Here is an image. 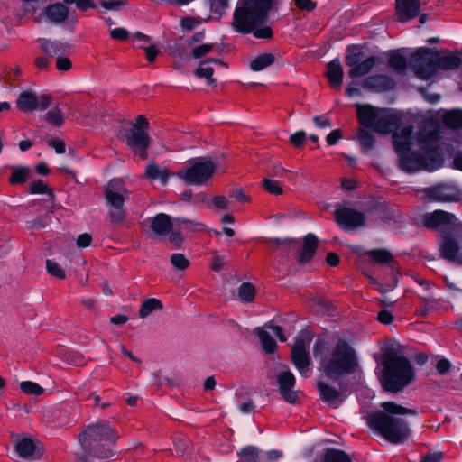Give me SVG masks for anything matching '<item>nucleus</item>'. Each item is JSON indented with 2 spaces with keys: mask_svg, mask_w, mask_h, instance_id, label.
<instances>
[{
  "mask_svg": "<svg viewBox=\"0 0 462 462\" xmlns=\"http://www.w3.org/2000/svg\"><path fill=\"white\" fill-rule=\"evenodd\" d=\"M395 82L386 75H374L366 78L363 83L365 88L383 92L394 88Z\"/></svg>",
  "mask_w": 462,
  "mask_h": 462,
  "instance_id": "b1692460",
  "label": "nucleus"
},
{
  "mask_svg": "<svg viewBox=\"0 0 462 462\" xmlns=\"http://www.w3.org/2000/svg\"><path fill=\"white\" fill-rule=\"evenodd\" d=\"M457 220V218L454 213L443 209H435L432 212H427L415 217L413 224L417 227H425L431 231H439V234H442V232L451 231L450 227L454 226ZM452 230L462 232V224H459L457 228H452Z\"/></svg>",
  "mask_w": 462,
  "mask_h": 462,
  "instance_id": "9b49d317",
  "label": "nucleus"
},
{
  "mask_svg": "<svg viewBox=\"0 0 462 462\" xmlns=\"http://www.w3.org/2000/svg\"><path fill=\"white\" fill-rule=\"evenodd\" d=\"M45 119L49 124L54 126H60L64 122L62 112L59 107L49 110L45 114Z\"/></svg>",
  "mask_w": 462,
  "mask_h": 462,
  "instance_id": "c03bdc74",
  "label": "nucleus"
},
{
  "mask_svg": "<svg viewBox=\"0 0 462 462\" xmlns=\"http://www.w3.org/2000/svg\"><path fill=\"white\" fill-rule=\"evenodd\" d=\"M68 17L69 10L60 3L50 5L44 9V19L51 23L60 24L65 22Z\"/></svg>",
  "mask_w": 462,
  "mask_h": 462,
  "instance_id": "bb28decb",
  "label": "nucleus"
},
{
  "mask_svg": "<svg viewBox=\"0 0 462 462\" xmlns=\"http://www.w3.org/2000/svg\"><path fill=\"white\" fill-rule=\"evenodd\" d=\"M356 108L357 120L362 126L357 136L362 150L368 152L375 144L374 136L368 128L381 134H393V146L398 155V166L404 171V127L402 114L393 109L366 104H357Z\"/></svg>",
  "mask_w": 462,
  "mask_h": 462,
  "instance_id": "f257e3e1",
  "label": "nucleus"
},
{
  "mask_svg": "<svg viewBox=\"0 0 462 462\" xmlns=\"http://www.w3.org/2000/svg\"><path fill=\"white\" fill-rule=\"evenodd\" d=\"M215 47L214 43H205L192 49L191 55L195 59L202 58L210 53Z\"/></svg>",
  "mask_w": 462,
  "mask_h": 462,
  "instance_id": "8fccbe9b",
  "label": "nucleus"
},
{
  "mask_svg": "<svg viewBox=\"0 0 462 462\" xmlns=\"http://www.w3.org/2000/svg\"><path fill=\"white\" fill-rule=\"evenodd\" d=\"M175 225L177 229H181L188 232H198L205 229V225L197 221L187 218H176Z\"/></svg>",
  "mask_w": 462,
  "mask_h": 462,
  "instance_id": "e433bc0d",
  "label": "nucleus"
},
{
  "mask_svg": "<svg viewBox=\"0 0 462 462\" xmlns=\"http://www.w3.org/2000/svg\"><path fill=\"white\" fill-rule=\"evenodd\" d=\"M46 0H26L22 4L18 15L41 23L44 19Z\"/></svg>",
  "mask_w": 462,
  "mask_h": 462,
  "instance_id": "412c9836",
  "label": "nucleus"
},
{
  "mask_svg": "<svg viewBox=\"0 0 462 462\" xmlns=\"http://www.w3.org/2000/svg\"><path fill=\"white\" fill-rule=\"evenodd\" d=\"M323 462H352L348 455L344 451L328 448L325 451Z\"/></svg>",
  "mask_w": 462,
  "mask_h": 462,
  "instance_id": "a19ab883",
  "label": "nucleus"
},
{
  "mask_svg": "<svg viewBox=\"0 0 462 462\" xmlns=\"http://www.w3.org/2000/svg\"><path fill=\"white\" fill-rule=\"evenodd\" d=\"M343 138V134L341 130L335 129L331 131L326 137V141L328 145L332 146L335 145L339 140Z\"/></svg>",
  "mask_w": 462,
  "mask_h": 462,
  "instance_id": "052dcab7",
  "label": "nucleus"
},
{
  "mask_svg": "<svg viewBox=\"0 0 462 462\" xmlns=\"http://www.w3.org/2000/svg\"><path fill=\"white\" fill-rule=\"evenodd\" d=\"M388 66L394 70L404 69V51L402 49L390 51L388 54Z\"/></svg>",
  "mask_w": 462,
  "mask_h": 462,
  "instance_id": "58836bf2",
  "label": "nucleus"
},
{
  "mask_svg": "<svg viewBox=\"0 0 462 462\" xmlns=\"http://www.w3.org/2000/svg\"><path fill=\"white\" fill-rule=\"evenodd\" d=\"M313 355L319 360V369L332 379L352 373L357 365L353 348L345 341H339L330 347L322 341H317Z\"/></svg>",
  "mask_w": 462,
  "mask_h": 462,
  "instance_id": "7ed1b4c3",
  "label": "nucleus"
},
{
  "mask_svg": "<svg viewBox=\"0 0 462 462\" xmlns=\"http://www.w3.org/2000/svg\"><path fill=\"white\" fill-rule=\"evenodd\" d=\"M278 384L282 396L290 403H295L298 399L297 391L295 387V377L290 371H284L278 375Z\"/></svg>",
  "mask_w": 462,
  "mask_h": 462,
  "instance_id": "aec40b11",
  "label": "nucleus"
},
{
  "mask_svg": "<svg viewBox=\"0 0 462 462\" xmlns=\"http://www.w3.org/2000/svg\"><path fill=\"white\" fill-rule=\"evenodd\" d=\"M212 207L218 209H227L229 207V199L224 196H215L208 204V208H211Z\"/></svg>",
  "mask_w": 462,
  "mask_h": 462,
  "instance_id": "603ef678",
  "label": "nucleus"
},
{
  "mask_svg": "<svg viewBox=\"0 0 462 462\" xmlns=\"http://www.w3.org/2000/svg\"><path fill=\"white\" fill-rule=\"evenodd\" d=\"M306 134L303 131H298L290 136L291 143L296 146H300L305 141Z\"/></svg>",
  "mask_w": 462,
  "mask_h": 462,
  "instance_id": "69168bd1",
  "label": "nucleus"
},
{
  "mask_svg": "<svg viewBox=\"0 0 462 462\" xmlns=\"http://www.w3.org/2000/svg\"><path fill=\"white\" fill-rule=\"evenodd\" d=\"M20 388L23 393L36 396L42 394L44 392L42 386L31 381L22 382L20 383Z\"/></svg>",
  "mask_w": 462,
  "mask_h": 462,
  "instance_id": "de8ad7c7",
  "label": "nucleus"
},
{
  "mask_svg": "<svg viewBox=\"0 0 462 462\" xmlns=\"http://www.w3.org/2000/svg\"><path fill=\"white\" fill-rule=\"evenodd\" d=\"M413 127L406 125V172L416 171H435L441 168L444 157L441 148L419 147L416 152H411L409 138Z\"/></svg>",
  "mask_w": 462,
  "mask_h": 462,
  "instance_id": "0eeeda50",
  "label": "nucleus"
},
{
  "mask_svg": "<svg viewBox=\"0 0 462 462\" xmlns=\"http://www.w3.org/2000/svg\"><path fill=\"white\" fill-rule=\"evenodd\" d=\"M148 125V121L143 116H138L135 123L125 134L127 145L143 160L148 157L147 149L151 142L146 132Z\"/></svg>",
  "mask_w": 462,
  "mask_h": 462,
  "instance_id": "f8f14e48",
  "label": "nucleus"
},
{
  "mask_svg": "<svg viewBox=\"0 0 462 462\" xmlns=\"http://www.w3.org/2000/svg\"><path fill=\"white\" fill-rule=\"evenodd\" d=\"M317 389L320 399L334 409L337 408L346 399L340 391L324 382H318Z\"/></svg>",
  "mask_w": 462,
  "mask_h": 462,
  "instance_id": "5701e85b",
  "label": "nucleus"
},
{
  "mask_svg": "<svg viewBox=\"0 0 462 462\" xmlns=\"http://www.w3.org/2000/svg\"><path fill=\"white\" fill-rule=\"evenodd\" d=\"M15 451L23 458L36 459L41 456L40 448L30 438H22L15 443Z\"/></svg>",
  "mask_w": 462,
  "mask_h": 462,
  "instance_id": "393cba45",
  "label": "nucleus"
},
{
  "mask_svg": "<svg viewBox=\"0 0 462 462\" xmlns=\"http://www.w3.org/2000/svg\"><path fill=\"white\" fill-rule=\"evenodd\" d=\"M367 256L378 264L389 263L392 259V254L385 249H375L367 252Z\"/></svg>",
  "mask_w": 462,
  "mask_h": 462,
  "instance_id": "ea45409f",
  "label": "nucleus"
},
{
  "mask_svg": "<svg viewBox=\"0 0 462 462\" xmlns=\"http://www.w3.org/2000/svg\"><path fill=\"white\" fill-rule=\"evenodd\" d=\"M416 377L415 370L411 360L406 356V386L411 384Z\"/></svg>",
  "mask_w": 462,
  "mask_h": 462,
  "instance_id": "e2e57ef3",
  "label": "nucleus"
},
{
  "mask_svg": "<svg viewBox=\"0 0 462 462\" xmlns=\"http://www.w3.org/2000/svg\"><path fill=\"white\" fill-rule=\"evenodd\" d=\"M317 237L313 234H308L304 238L303 246L299 256L300 263L310 261L317 249Z\"/></svg>",
  "mask_w": 462,
  "mask_h": 462,
  "instance_id": "7c9ffc66",
  "label": "nucleus"
},
{
  "mask_svg": "<svg viewBox=\"0 0 462 462\" xmlns=\"http://www.w3.org/2000/svg\"><path fill=\"white\" fill-rule=\"evenodd\" d=\"M451 368V363L447 358H441L437 362L436 369L438 373L441 375L446 374L449 372Z\"/></svg>",
  "mask_w": 462,
  "mask_h": 462,
  "instance_id": "bf43d9fd",
  "label": "nucleus"
},
{
  "mask_svg": "<svg viewBox=\"0 0 462 462\" xmlns=\"http://www.w3.org/2000/svg\"><path fill=\"white\" fill-rule=\"evenodd\" d=\"M64 2L69 5H75L76 7L81 12H85L89 8L96 7V5L92 0H64Z\"/></svg>",
  "mask_w": 462,
  "mask_h": 462,
  "instance_id": "6e6d98bb",
  "label": "nucleus"
},
{
  "mask_svg": "<svg viewBox=\"0 0 462 462\" xmlns=\"http://www.w3.org/2000/svg\"><path fill=\"white\" fill-rule=\"evenodd\" d=\"M276 0H239L233 14L232 27L242 34L252 33L257 39L269 40L273 32L268 23Z\"/></svg>",
  "mask_w": 462,
  "mask_h": 462,
  "instance_id": "f03ea898",
  "label": "nucleus"
},
{
  "mask_svg": "<svg viewBox=\"0 0 462 462\" xmlns=\"http://www.w3.org/2000/svg\"><path fill=\"white\" fill-rule=\"evenodd\" d=\"M337 223L343 229H355L363 226L365 222L364 213L351 208H339L334 212Z\"/></svg>",
  "mask_w": 462,
  "mask_h": 462,
  "instance_id": "6ab92c4d",
  "label": "nucleus"
},
{
  "mask_svg": "<svg viewBox=\"0 0 462 462\" xmlns=\"http://www.w3.org/2000/svg\"><path fill=\"white\" fill-rule=\"evenodd\" d=\"M238 296L243 301L250 302L255 296V289L249 282H243L238 290Z\"/></svg>",
  "mask_w": 462,
  "mask_h": 462,
  "instance_id": "37998d69",
  "label": "nucleus"
},
{
  "mask_svg": "<svg viewBox=\"0 0 462 462\" xmlns=\"http://www.w3.org/2000/svg\"><path fill=\"white\" fill-rule=\"evenodd\" d=\"M229 0H210V8L216 14H221L228 5Z\"/></svg>",
  "mask_w": 462,
  "mask_h": 462,
  "instance_id": "680f3d73",
  "label": "nucleus"
},
{
  "mask_svg": "<svg viewBox=\"0 0 462 462\" xmlns=\"http://www.w3.org/2000/svg\"><path fill=\"white\" fill-rule=\"evenodd\" d=\"M254 332L259 337L263 348L269 354L273 353L276 349V342L273 338V336L278 337L281 342H285L287 340L282 328L277 325L270 324L266 325L263 328H257Z\"/></svg>",
  "mask_w": 462,
  "mask_h": 462,
  "instance_id": "a211bd4d",
  "label": "nucleus"
},
{
  "mask_svg": "<svg viewBox=\"0 0 462 462\" xmlns=\"http://www.w3.org/2000/svg\"><path fill=\"white\" fill-rule=\"evenodd\" d=\"M282 452L281 450L273 449L265 453V462H277L282 457Z\"/></svg>",
  "mask_w": 462,
  "mask_h": 462,
  "instance_id": "774afa93",
  "label": "nucleus"
},
{
  "mask_svg": "<svg viewBox=\"0 0 462 462\" xmlns=\"http://www.w3.org/2000/svg\"><path fill=\"white\" fill-rule=\"evenodd\" d=\"M162 303L160 300L155 298H150L145 300L139 310V316L142 319L148 317L152 311L160 310L162 309Z\"/></svg>",
  "mask_w": 462,
  "mask_h": 462,
  "instance_id": "4c0bfd02",
  "label": "nucleus"
},
{
  "mask_svg": "<svg viewBox=\"0 0 462 462\" xmlns=\"http://www.w3.org/2000/svg\"><path fill=\"white\" fill-rule=\"evenodd\" d=\"M440 138L439 127L437 124L425 125L418 133V145L425 148H440L439 142Z\"/></svg>",
  "mask_w": 462,
  "mask_h": 462,
  "instance_id": "4be33fe9",
  "label": "nucleus"
},
{
  "mask_svg": "<svg viewBox=\"0 0 462 462\" xmlns=\"http://www.w3.org/2000/svg\"><path fill=\"white\" fill-rule=\"evenodd\" d=\"M171 264L178 270L183 271L189 266V261L182 254L175 253L171 255Z\"/></svg>",
  "mask_w": 462,
  "mask_h": 462,
  "instance_id": "09e8293b",
  "label": "nucleus"
},
{
  "mask_svg": "<svg viewBox=\"0 0 462 462\" xmlns=\"http://www.w3.org/2000/svg\"><path fill=\"white\" fill-rule=\"evenodd\" d=\"M212 64H223L218 59H211L203 60L199 63V67L194 71L197 78H204L207 80L208 85L215 86L216 80L213 78L214 69Z\"/></svg>",
  "mask_w": 462,
  "mask_h": 462,
  "instance_id": "c85d7f7f",
  "label": "nucleus"
},
{
  "mask_svg": "<svg viewBox=\"0 0 462 462\" xmlns=\"http://www.w3.org/2000/svg\"><path fill=\"white\" fill-rule=\"evenodd\" d=\"M274 62V56L271 53H263L255 57L250 62V69L254 71H260Z\"/></svg>",
  "mask_w": 462,
  "mask_h": 462,
  "instance_id": "f704fd0d",
  "label": "nucleus"
},
{
  "mask_svg": "<svg viewBox=\"0 0 462 462\" xmlns=\"http://www.w3.org/2000/svg\"><path fill=\"white\" fill-rule=\"evenodd\" d=\"M50 103L51 100L48 96H37L32 91L22 92L16 100L18 109L23 112L43 111L50 106Z\"/></svg>",
  "mask_w": 462,
  "mask_h": 462,
  "instance_id": "f3484780",
  "label": "nucleus"
},
{
  "mask_svg": "<svg viewBox=\"0 0 462 462\" xmlns=\"http://www.w3.org/2000/svg\"><path fill=\"white\" fill-rule=\"evenodd\" d=\"M118 434L106 423L88 426L79 435L83 449L91 457L106 459L114 455Z\"/></svg>",
  "mask_w": 462,
  "mask_h": 462,
  "instance_id": "423d86ee",
  "label": "nucleus"
},
{
  "mask_svg": "<svg viewBox=\"0 0 462 462\" xmlns=\"http://www.w3.org/2000/svg\"><path fill=\"white\" fill-rule=\"evenodd\" d=\"M406 356L409 359H412L419 365H423L428 361V356L425 353L420 352L412 354L409 345H406Z\"/></svg>",
  "mask_w": 462,
  "mask_h": 462,
  "instance_id": "5fc2aeb1",
  "label": "nucleus"
},
{
  "mask_svg": "<svg viewBox=\"0 0 462 462\" xmlns=\"http://www.w3.org/2000/svg\"><path fill=\"white\" fill-rule=\"evenodd\" d=\"M13 172L10 177L11 184L24 183L27 180L30 169L28 167H13Z\"/></svg>",
  "mask_w": 462,
  "mask_h": 462,
  "instance_id": "79ce46f5",
  "label": "nucleus"
},
{
  "mask_svg": "<svg viewBox=\"0 0 462 462\" xmlns=\"http://www.w3.org/2000/svg\"><path fill=\"white\" fill-rule=\"evenodd\" d=\"M345 62L349 68V77L355 79L365 76L374 68L382 63V60L379 56H369L365 58L364 53L360 50L356 49L346 54Z\"/></svg>",
  "mask_w": 462,
  "mask_h": 462,
  "instance_id": "ddd939ff",
  "label": "nucleus"
},
{
  "mask_svg": "<svg viewBox=\"0 0 462 462\" xmlns=\"http://www.w3.org/2000/svg\"><path fill=\"white\" fill-rule=\"evenodd\" d=\"M217 164L208 157H196L176 172V176L188 184L205 185L214 175Z\"/></svg>",
  "mask_w": 462,
  "mask_h": 462,
  "instance_id": "1a4fd4ad",
  "label": "nucleus"
},
{
  "mask_svg": "<svg viewBox=\"0 0 462 462\" xmlns=\"http://www.w3.org/2000/svg\"><path fill=\"white\" fill-rule=\"evenodd\" d=\"M344 70L339 59H334L327 65L326 77L333 88H339L343 82Z\"/></svg>",
  "mask_w": 462,
  "mask_h": 462,
  "instance_id": "a878e982",
  "label": "nucleus"
},
{
  "mask_svg": "<svg viewBox=\"0 0 462 462\" xmlns=\"http://www.w3.org/2000/svg\"><path fill=\"white\" fill-rule=\"evenodd\" d=\"M383 411L370 414L367 418L369 427L377 434L392 443H399L404 436V407L393 402L381 404Z\"/></svg>",
  "mask_w": 462,
  "mask_h": 462,
  "instance_id": "20e7f679",
  "label": "nucleus"
},
{
  "mask_svg": "<svg viewBox=\"0 0 462 462\" xmlns=\"http://www.w3.org/2000/svg\"><path fill=\"white\" fill-rule=\"evenodd\" d=\"M144 174L148 180H159L162 185L168 182L171 176L176 175V173L170 171L166 168H160L153 161L148 162Z\"/></svg>",
  "mask_w": 462,
  "mask_h": 462,
  "instance_id": "cd10ccee",
  "label": "nucleus"
},
{
  "mask_svg": "<svg viewBox=\"0 0 462 462\" xmlns=\"http://www.w3.org/2000/svg\"><path fill=\"white\" fill-rule=\"evenodd\" d=\"M420 0H406V23L420 15Z\"/></svg>",
  "mask_w": 462,
  "mask_h": 462,
  "instance_id": "a18cd8bd",
  "label": "nucleus"
},
{
  "mask_svg": "<svg viewBox=\"0 0 462 462\" xmlns=\"http://www.w3.org/2000/svg\"><path fill=\"white\" fill-rule=\"evenodd\" d=\"M443 124L448 129L458 130L462 128V110L453 109L443 116Z\"/></svg>",
  "mask_w": 462,
  "mask_h": 462,
  "instance_id": "2f4dec72",
  "label": "nucleus"
},
{
  "mask_svg": "<svg viewBox=\"0 0 462 462\" xmlns=\"http://www.w3.org/2000/svg\"><path fill=\"white\" fill-rule=\"evenodd\" d=\"M424 194L431 201L457 202L461 199L462 190L455 181H446L426 188Z\"/></svg>",
  "mask_w": 462,
  "mask_h": 462,
  "instance_id": "4468645a",
  "label": "nucleus"
},
{
  "mask_svg": "<svg viewBox=\"0 0 462 462\" xmlns=\"http://www.w3.org/2000/svg\"><path fill=\"white\" fill-rule=\"evenodd\" d=\"M151 227L157 235H166L171 228L176 227V225L175 221H171V217L168 215L160 213L152 219Z\"/></svg>",
  "mask_w": 462,
  "mask_h": 462,
  "instance_id": "c756f323",
  "label": "nucleus"
},
{
  "mask_svg": "<svg viewBox=\"0 0 462 462\" xmlns=\"http://www.w3.org/2000/svg\"><path fill=\"white\" fill-rule=\"evenodd\" d=\"M133 41L134 42H140V44L138 45L140 48H143L144 51H145V57L146 59L148 60V61L150 62H152L156 56L158 55L159 53V50L158 48L155 46V45H150L148 47L141 44V42H149V39L146 35L143 34L142 32H136L134 36H133Z\"/></svg>",
  "mask_w": 462,
  "mask_h": 462,
  "instance_id": "473e14b6",
  "label": "nucleus"
},
{
  "mask_svg": "<svg viewBox=\"0 0 462 462\" xmlns=\"http://www.w3.org/2000/svg\"><path fill=\"white\" fill-rule=\"evenodd\" d=\"M264 189L271 194L281 195L282 193V188L279 181L272 179L263 180Z\"/></svg>",
  "mask_w": 462,
  "mask_h": 462,
  "instance_id": "3c124183",
  "label": "nucleus"
},
{
  "mask_svg": "<svg viewBox=\"0 0 462 462\" xmlns=\"http://www.w3.org/2000/svg\"><path fill=\"white\" fill-rule=\"evenodd\" d=\"M417 76L424 80L432 79L439 69L454 70L462 64L459 54L442 55L440 51L420 47L412 54Z\"/></svg>",
  "mask_w": 462,
  "mask_h": 462,
  "instance_id": "39448f33",
  "label": "nucleus"
},
{
  "mask_svg": "<svg viewBox=\"0 0 462 462\" xmlns=\"http://www.w3.org/2000/svg\"><path fill=\"white\" fill-rule=\"evenodd\" d=\"M111 38L118 41H125L128 38L129 33L125 28H115L110 32Z\"/></svg>",
  "mask_w": 462,
  "mask_h": 462,
  "instance_id": "0e129e2a",
  "label": "nucleus"
},
{
  "mask_svg": "<svg viewBox=\"0 0 462 462\" xmlns=\"http://www.w3.org/2000/svg\"><path fill=\"white\" fill-rule=\"evenodd\" d=\"M244 462H262L261 450L255 446H246L237 453Z\"/></svg>",
  "mask_w": 462,
  "mask_h": 462,
  "instance_id": "72a5a7b5",
  "label": "nucleus"
},
{
  "mask_svg": "<svg viewBox=\"0 0 462 462\" xmlns=\"http://www.w3.org/2000/svg\"><path fill=\"white\" fill-rule=\"evenodd\" d=\"M439 255L442 259L450 262H459L461 259V246L458 240L451 234V231L442 232L437 236Z\"/></svg>",
  "mask_w": 462,
  "mask_h": 462,
  "instance_id": "dca6fc26",
  "label": "nucleus"
},
{
  "mask_svg": "<svg viewBox=\"0 0 462 462\" xmlns=\"http://www.w3.org/2000/svg\"><path fill=\"white\" fill-rule=\"evenodd\" d=\"M379 380L384 391L398 393L404 387V356L386 349L381 357Z\"/></svg>",
  "mask_w": 462,
  "mask_h": 462,
  "instance_id": "6e6552de",
  "label": "nucleus"
},
{
  "mask_svg": "<svg viewBox=\"0 0 462 462\" xmlns=\"http://www.w3.org/2000/svg\"><path fill=\"white\" fill-rule=\"evenodd\" d=\"M30 193L31 194H44L49 193L51 194V190L46 185L43 180H37L31 184L30 186Z\"/></svg>",
  "mask_w": 462,
  "mask_h": 462,
  "instance_id": "864d4df0",
  "label": "nucleus"
},
{
  "mask_svg": "<svg viewBox=\"0 0 462 462\" xmlns=\"http://www.w3.org/2000/svg\"><path fill=\"white\" fill-rule=\"evenodd\" d=\"M48 145L54 149L58 154H63L66 152L64 142L59 138H51L48 140Z\"/></svg>",
  "mask_w": 462,
  "mask_h": 462,
  "instance_id": "13d9d810",
  "label": "nucleus"
},
{
  "mask_svg": "<svg viewBox=\"0 0 462 462\" xmlns=\"http://www.w3.org/2000/svg\"><path fill=\"white\" fill-rule=\"evenodd\" d=\"M46 269L50 274L59 279H65L66 273L64 269L53 260L48 259L46 261Z\"/></svg>",
  "mask_w": 462,
  "mask_h": 462,
  "instance_id": "49530a36",
  "label": "nucleus"
},
{
  "mask_svg": "<svg viewBox=\"0 0 462 462\" xmlns=\"http://www.w3.org/2000/svg\"><path fill=\"white\" fill-rule=\"evenodd\" d=\"M130 192L125 187L121 179L111 180L105 188V199L108 206L109 217L112 222H121L125 217V200Z\"/></svg>",
  "mask_w": 462,
  "mask_h": 462,
  "instance_id": "9d476101",
  "label": "nucleus"
},
{
  "mask_svg": "<svg viewBox=\"0 0 462 462\" xmlns=\"http://www.w3.org/2000/svg\"><path fill=\"white\" fill-rule=\"evenodd\" d=\"M311 337L309 335L297 338L291 348V359L297 370L302 376H309L310 361L309 348Z\"/></svg>",
  "mask_w": 462,
  "mask_h": 462,
  "instance_id": "2eb2a0df",
  "label": "nucleus"
},
{
  "mask_svg": "<svg viewBox=\"0 0 462 462\" xmlns=\"http://www.w3.org/2000/svg\"><path fill=\"white\" fill-rule=\"evenodd\" d=\"M71 66L72 63L68 57L62 56L61 54L57 57L56 68L60 71H68L71 69Z\"/></svg>",
  "mask_w": 462,
  "mask_h": 462,
  "instance_id": "4d7b16f0",
  "label": "nucleus"
},
{
  "mask_svg": "<svg viewBox=\"0 0 462 462\" xmlns=\"http://www.w3.org/2000/svg\"><path fill=\"white\" fill-rule=\"evenodd\" d=\"M42 51L50 56H59L66 51V46L59 42H51L47 39L41 40Z\"/></svg>",
  "mask_w": 462,
  "mask_h": 462,
  "instance_id": "c9c22d12",
  "label": "nucleus"
},
{
  "mask_svg": "<svg viewBox=\"0 0 462 462\" xmlns=\"http://www.w3.org/2000/svg\"><path fill=\"white\" fill-rule=\"evenodd\" d=\"M92 236L89 234L84 233L78 236L77 238V245L80 248L88 247L91 245Z\"/></svg>",
  "mask_w": 462,
  "mask_h": 462,
  "instance_id": "338daca9",
  "label": "nucleus"
}]
</instances>
